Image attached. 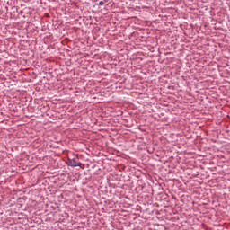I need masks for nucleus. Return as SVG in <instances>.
<instances>
[{"mask_svg": "<svg viewBox=\"0 0 230 230\" xmlns=\"http://www.w3.org/2000/svg\"><path fill=\"white\" fill-rule=\"evenodd\" d=\"M103 4H104L103 1L99 2L100 6H103Z\"/></svg>", "mask_w": 230, "mask_h": 230, "instance_id": "2", "label": "nucleus"}, {"mask_svg": "<svg viewBox=\"0 0 230 230\" xmlns=\"http://www.w3.org/2000/svg\"><path fill=\"white\" fill-rule=\"evenodd\" d=\"M68 166H72V168H75L76 166H82V163L78 161V156H75L74 158H68Z\"/></svg>", "mask_w": 230, "mask_h": 230, "instance_id": "1", "label": "nucleus"}]
</instances>
